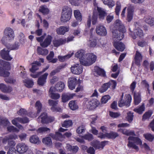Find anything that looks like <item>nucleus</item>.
<instances>
[{
  "label": "nucleus",
  "instance_id": "obj_1",
  "mask_svg": "<svg viewBox=\"0 0 154 154\" xmlns=\"http://www.w3.org/2000/svg\"><path fill=\"white\" fill-rule=\"evenodd\" d=\"M114 26L112 31L113 46L118 51H122L125 49V45L123 43L119 42L124 37V34L126 32L125 27L119 20H116Z\"/></svg>",
  "mask_w": 154,
  "mask_h": 154
},
{
  "label": "nucleus",
  "instance_id": "obj_2",
  "mask_svg": "<svg viewBox=\"0 0 154 154\" xmlns=\"http://www.w3.org/2000/svg\"><path fill=\"white\" fill-rule=\"evenodd\" d=\"M100 103L97 99L84 98L82 104L89 110L95 109L99 104Z\"/></svg>",
  "mask_w": 154,
  "mask_h": 154
},
{
  "label": "nucleus",
  "instance_id": "obj_3",
  "mask_svg": "<svg viewBox=\"0 0 154 154\" xmlns=\"http://www.w3.org/2000/svg\"><path fill=\"white\" fill-rule=\"evenodd\" d=\"M72 11L71 8L67 6H65L62 10L61 21L63 22L69 21L71 18Z\"/></svg>",
  "mask_w": 154,
  "mask_h": 154
},
{
  "label": "nucleus",
  "instance_id": "obj_4",
  "mask_svg": "<svg viewBox=\"0 0 154 154\" xmlns=\"http://www.w3.org/2000/svg\"><path fill=\"white\" fill-rule=\"evenodd\" d=\"M87 58L86 59H81L80 64L84 66H89L95 62L97 58V56L92 53H90L86 54Z\"/></svg>",
  "mask_w": 154,
  "mask_h": 154
},
{
  "label": "nucleus",
  "instance_id": "obj_5",
  "mask_svg": "<svg viewBox=\"0 0 154 154\" xmlns=\"http://www.w3.org/2000/svg\"><path fill=\"white\" fill-rule=\"evenodd\" d=\"M3 68L7 69L11 68L10 64L8 62L0 60V76L4 77H8L10 75V72L4 70Z\"/></svg>",
  "mask_w": 154,
  "mask_h": 154
},
{
  "label": "nucleus",
  "instance_id": "obj_6",
  "mask_svg": "<svg viewBox=\"0 0 154 154\" xmlns=\"http://www.w3.org/2000/svg\"><path fill=\"white\" fill-rule=\"evenodd\" d=\"M117 85V82L115 80H111L107 83L103 84L99 89V91L100 93L106 92L109 88L112 90H114Z\"/></svg>",
  "mask_w": 154,
  "mask_h": 154
},
{
  "label": "nucleus",
  "instance_id": "obj_7",
  "mask_svg": "<svg viewBox=\"0 0 154 154\" xmlns=\"http://www.w3.org/2000/svg\"><path fill=\"white\" fill-rule=\"evenodd\" d=\"M5 38L3 37L1 41L2 43L5 45L7 47V48H4L3 50H2L0 52V55L2 58L6 60L10 61L12 59V57L9 54L10 50L9 49L10 48H8L6 45V42H5Z\"/></svg>",
  "mask_w": 154,
  "mask_h": 154
},
{
  "label": "nucleus",
  "instance_id": "obj_8",
  "mask_svg": "<svg viewBox=\"0 0 154 154\" xmlns=\"http://www.w3.org/2000/svg\"><path fill=\"white\" fill-rule=\"evenodd\" d=\"M128 140L129 142L127 145L130 148H132L138 151L139 150L138 146H136L134 143L131 142L130 141H133L134 143L137 144L141 145L142 143V142L141 139L137 137L130 136L128 137Z\"/></svg>",
  "mask_w": 154,
  "mask_h": 154
},
{
  "label": "nucleus",
  "instance_id": "obj_9",
  "mask_svg": "<svg viewBox=\"0 0 154 154\" xmlns=\"http://www.w3.org/2000/svg\"><path fill=\"white\" fill-rule=\"evenodd\" d=\"M29 122V119L26 117H24L23 118L20 117L16 118L11 121L13 124L18 127L19 129L22 130L23 129V128L22 125H20L18 122L21 123L25 124L28 123Z\"/></svg>",
  "mask_w": 154,
  "mask_h": 154
},
{
  "label": "nucleus",
  "instance_id": "obj_10",
  "mask_svg": "<svg viewBox=\"0 0 154 154\" xmlns=\"http://www.w3.org/2000/svg\"><path fill=\"white\" fill-rule=\"evenodd\" d=\"M131 97L130 94H125L124 99H120L118 102V106L120 107L125 106L128 107L130 106L131 101Z\"/></svg>",
  "mask_w": 154,
  "mask_h": 154
},
{
  "label": "nucleus",
  "instance_id": "obj_11",
  "mask_svg": "<svg viewBox=\"0 0 154 154\" xmlns=\"http://www.w3.org/2000/svg\"><path fill=\"white\" fill-rule=\"evenodd\" d=\"M38 118L41 119V122L43 124L51 123L54 121L55 119L54 117L48 116L45 112L42 113Z\"/></svg>",
  "mask_w": 154,
  "mask_h": 154
},
{
  "label": "nucleus",
  "instance_id": "obj_12",
  "mask_svg": "<svg viewBox=\"0 0 154 154\" xmlns=\"http://www.w3.org/2000/svg\"><path fill=\"white\" fill-rule=\"evenodd\" d=\"M4 34L6 38V40H11L14 39V31L11 28H6L4 32Z\"/></svg>",
  "mask_w": 154,
  "mask_h": 154
},
{
  "label": "nucleus",
  "instance_id": "obj_13",
  "mask_svg": "<svg viewBox=\"0 0 154 154\" xmlns=\"http://www.w3.org/2000/svg\"><path fill=\"white\" fill-rule=\"evenodd\" d=\"M58 101H54L51 100H48V103L50 106H51V110L53 112H60L61 110V108L59 107H57Z\"/></svg>",
  "mask_w": 154,
  "mask_h": 154
},
{
  "label": "nucleus",
  "instance_id": "obj_14",
  "mask_svg": "<svg viewBox=\"0 0 154 154\" xmlns=\"http://www.w3.org/2000/svg\"><path fill=\"white\" fill-rule=\"evenodd\" d=\"M134 10V8L133 6L130 5L128 7L126 19L128 22L131 21L133 19Z\"/></svg>",
  "mask_w": 154,
  "mask_h": 154
},
{
  "label": "nucleus",
  "instance_id": "obj_15",
  "mask_svg": "<svg viewBox=\"0 0 154 154\" xmlns=\"http://www.w3.org/2000/svg\"><path fill=\"white\" fill-rule=\"evenodd\" d=\"M71 71L74 74L79 75L82 72V66L79 64H76L71 66Z\"/></svg>",
  "mask_w": 154,
  "mask_h": 154
},
{
  "label": "nucleus",
  "instance_id": "obj_16",
  "mask_svg": "<svg viewBox=\"0 0 154 154\" xmlns=\"http://www.w3.org/2000/svg\"><path fill=\"white\" fill-rule=\"evenodd\" d=\"M78 83L77 79L74 77H70L69 78L67 84L68 87L71 90L74 89Z\"/></svg>",
  "mask_w": 154,
  "mask_h": 154
},
{
  "label": "nucleus",
  "instance_id": "obj_17",
  "mask_svg": "<svg viewBox=\"0 0 154 154\" xmlns=\"http://www.w3.org/2000/svg\"><path fill=\"white\" fill-rule=\"evenodd\" d=\"M52 39V37L51 35H48L43 42L40 43L41 46L43 48L48 47L51 45Z\"/></svg>",
  "mask_w": 154,
  "mask_h": 154
},
{
  "label": "nucleus",
  "instance_id": "obj_18",
  "mask_svg": "<svg viewBox=\"0 0 154 154\" xmlns=\"http://www.w3.org/2000/svg\"><path fill=\"white\" fill-rule=\"evenodd\" d=\"M142 58L143 56L141 53L138 51H136L134 57V61L137 66H139L140 65Z\"/></svg>",
  "mask_w": 154,
  "mask_h": 154
},
{
  "label": "nucleus",
  "instance_id": "obj_19",
  "mask_svg": "<svg viewBox=\"0 0 154 154\" xmlns=\"http://www.w3.org/2000/svg\"><path fill=\"white\" fill-rule=\"evenodd\" d=\"M16 148L17 152L20 153H24L28 149V146L23 143H18L16 146Z\"/></svg>",
  "mask_w": 154,
  "mask_h": 154
},
{
  "label": "nucleus",
  "instance_id": "obj_20",
  "mask_svg": "<svg viewBox=\"0 0 154 154\" xmlns=\"http://www.w3.org/2000/svg\"><path fill=\"white\" fill-rule=\"evenodd\" d=\"M96 32L98 35L102 36H105L107 34L106 30L103 26L99 25L96 28Z\"/></svg>",
  "mask_w": 154,
  "mask_h": 154
},
{
  "label": "nucleus",
  "instance_id": "obj_21",
  "mask_svg": "<svg viewBox=\"0 0 154 154\" xmlns=\"http://www.w3.org/2000/svg\"><path fill=\"white\" fill-rule=\"evenodd\" d=\"M69 30V26H62L56 29L57 33L60 35H64L66 32Z\"/></svg>",
  "mask_w": 154,
  "mask_h": 154
},
{
  "label": "nucleus",
  "instance_id": "obj_22",
  "mask_svg": "<svg viewBox=\"0 0 154 154\" xmlns=\"http://www.w3.org/2000/svg\"><path fill=\"white\" fill-rule=\"evenodd\" d=\"M48 75V73H45L41 76L38 79V84L40 86H43L46 83V79Z\"/></svg>",
  "mask_w": 154,
  "mask_h": 154
},
{
  "label": "nucleus",
  "instance_id": "obj_23",
  "mask_svg": "<svg viewBox=\"0 0 154 154\" xmlns=\"http://www.w3.org/2000/svg\"><path fill=\"white\" fill-rule=\"evenodd\" d=\"M66 39L60 38L58 39H54L53 41V43L54 47H58L60 45L65 44L66 42Z\"/></svg>",
  "mask_w": 154,
  "mask_h": 154
},
{
  "label": "nucleus",
  "instance_id": "obj_24",
  "mask_svg": "<svg viewBox=\"0 0 154 154\" xmlns=\"http://www.w3.org/2000/svg\"><path fill=\"white\" fill-rule=\"evenodd\" d=\"M49 136L51 137L53 139L56 140L61 141L63 138L64 136L60 132H56L55 134L53 133H50Z\"/></svg>",
  "mask_w": 154,
  "mask_h": 154
},
{
  "label": "nucleus",
  "instance_id": "obj_25",
  "mask_svg": "<svg viewBox=\"0 0 154 154\" xmlns=\"http://www.w3.org/2000/svg\"><path fill=\"white\" fill-rule=\"evenodd\" d=\"M73 96V94H70L69 93H63L61 96L62 101L63 103H66L72 99Z\"/></svg>",
  "mask_w": 154,
  "mask_h": 154
},
{
  "label": "nucleus",
  "instance_id": "obj_26",
  "mask_svg": "<svg viewBox=\"0 0 154 154\" xmlns=\"http://www.w3.org/2000/svg\"><path fill=\"white\" fill-rule=\"evenodd\" d=\"M134 103L135 105H137L141 101L140 94L139 92H134Z\"/></svg>",
  "mask_w": 154,
  "mask_h": 154
},
{
  "label": "nucleus",
  "instance_id": "obj_27",
  "mask_svg": "<svg viewBox=\"0 0 154 154\" xmlns=\"http://www.w3.org/2000/svg\"><path fill=\"white\" fill-rule=\"evenodd\" d=\"M0 90L4 93H10L12 90L11 87L7 86L3 83L0 84Z\"/></svg>",
  "mask_w": 154,
  "mask_h": 154
},
{
  "label": "nucleus",
  "instance_id": "obj_28",
  "mask_svg": "<svg viewBox=\"0 0 154 154\" xmlns=\"http://www.w3.org/2000/svg\"><path fill=\"white\" fill-rule=\"evenodd\" d=\"M94 69L98 75L104 77L106 76V72L103 69L96 66H95Z\"/></svg>",
  "mask_w": 154,
  "mask_h": 154
},
{
  "label": "nucleus",
  "instance_id": "obj_29",
  "mask_svg": "<svg viewBox=\"0 0 154 154\" xmlns=\"http://www.w3.org/2000/svg\"><path fill=\"white\" fill-rule=\"evenodd\" d=\"M64 83L60 81L57 83L55 86L56 91L58 92H62L65 88Z\"/></svg>",
  "mask_w": 154,
  "mask_h": 154
},
{
  "label": "nucleus",
  "instance_id": "obj_30",
  "mask_svg": "<svg viewBox=\"0 0 154 154\" xmlns=\"http://www.w3.org/2000/svg\"><path fill=\"white\" fill-rule=\"evenodd\" d=\"M145 104L143 103L141 106H139L137 108L134 109L133 111L139 114H142L145 111Z\"/></svg>",
  "mask_w": 154,
  "mask_h": 154
},
{
  "label": "nucleus",
  "instance_id": "obj_31",
  "mask_svg": "<svg viewBox=\"0 0 154 154\" xmlns=\"http://www.w3.org/2000/svg\"><path fill=\"white\" fill-rule=\"evenodd\" d=\"M152 114L153 111L151 110H149L146 112L142 116V120L145 121L146 120L149 119Z\"/></svg>",
  "mask_w": 154,
  "mask_h": 154
},
{
  "label": "nucleus",
  "instance_id": "obj_32",
  "mask_svg": "<svg viewBox=\"0 0 154 154\" xmlns=\"http://www.w3.org/2000/svg\"><path fill=\"white\" fill-rule=\"evenodd\" d=\"M42 142L44 144L48 146H50L52 145L51 139L49 137L43 138L42 140Z\"/></svg>",
  "mask_w": 154,
  "mask_h": 154
},
{
  "label": "nucleus",
  "instance_id": "obj_33",
  "mask_svg": "<svg viewBox=\"0 0 154 154\" xmlns=\"http://www.w3.org/2000/svg\"><path fill=\"white\" fill-rule=\"evenodd\" d=\"M23 82L26 87L29 88L32 87L34 85L33 81L29 79L23 80Z\"/></svg>",
  "mask_w": 154,
  "mask_h": 154
},
{
  "label": "nucleus",
  "instance_id": "obj_34",
  "mask_svg": "<svg viewBox=\"0 0 154 154\" xmlns=\"http://www.w3.org/2000/svg\"><path fill=\"white\" fill-rule=\"evenodd\" d=\"M89 42L90 48L94 47L97 44V39L96 37H90Z\"/></svg>",
  "mask_w": 154,
  "mask_h": 154
},
{
  "label": "nucleus",
  "instance_id": "obj_35",
  "mask_svg": "<svg viewBox=\"0 0 154 154\" xmlns=\"http://www.w3.org/2000/svg\"><path fill=\"white\" fill-rule=\"evenodd\" d=\"M48 50L46 49H43L40 47H38L37 48V52L38 55H46L48 53Z\"/></svg>",
  "mask_w": 154,
  "mask_h": 154
},
{
  "label": "nucleus",
  "instance_id": "obj_36",
  "mask_svg": "<svg viewBox=\"0 0 154 154\" xmlns=\"http://www.w3.org/2000/svg\"><path fill=\"white\" fill-rule=\"evenodd\" d=\"M74 14L77 22H81L82 20V17L79 11L78 10H74Z\"/></svg>",
  "mask_w": 154,
  "mask_h": 154
},
{
  "label": "nucleus",
  "instance_id": "obj_37",
  "mask_svg": "<svg viewBox=\"0 0 154 154\" xmlns=\"http://www.w3.org/2000/svg\"><path fill=\"white\" fill-rule=\"evenodd\" d=\"M119 130L121 131V132L123 134L126 136H136V134L134 131H130L129 130L125 129H120V130H119L118 131H119Z\"/></svg>",
  "mask_w": 154,
  "mask_h": 154
},
{
  "label": "nucleus",
  "instance_id": "obj_38",
  "mask_svg": "<svg viewBox=\"0 0 154 154\" xmlns=\"http://www.w3.org/2000/svg\"><path fill=\"white\" fill-rule=\"evenodd\" d=\"M30 142L34 144H38L40 142L39 137L36 135L31 136L29 138Z\"/></svg>",
  "mask_w": 154,
  "mask_h": 154
},
{
  "label": "nucleus",
  "instance_id": "obj_39",
  "mask_svg": "<svg viewBox=\"0 0 154 154\" xmlns=\"http://www.w3.org/2000/svg\"><path fill=\"white\" fill-rule=\"evenodd\" d=\"M69 107L73 110H75L79 108L77 102L75 100H72L69 103Z\"/></svg>",
  "mask_w": 154,
  "mask_h": 154
},
{
  "label": "nucleus",
  "instance_id": "obj_40",
  "mask_svg": "<svg viewBox=\"0 0 154 154\" xmlns=\"http://www.w3.org/2000/svg\"><path fill=\"white\" fill-rule=\"evenodd\" d=\"M73 125L72 121L71 120L64 121L61 123V126L63 127L67 128L72 126Z\"/></svg>",
  "mask_w": 154,
  "mask_h": 154
},
{
  "label": "nucleus",
  "instance_id": "obj_41",
  "mask_svg": "<svg viewBox=\"0 0 154 154\" xmlns=\"http://www.w3.org/2000/svg\"><path fill=\"white\" fill-rule=\"evenodd\" d=\"M134 35L132 36V37L133 39H135L137 36H139L141 37L143 35V30L140 29H139L136 30V31L134 32Z\"/></svg>",
  "mask_w": 154,
  "mask_h": 154
},
{
  "label": "nucleus",
  "instance_id": "obj_42",
  "mask_svg": "<svg viewBox=\"0 0 154 154\" xmlns=\"http://www.w3.org/2000/svg\"><path fill=\"white\" fill-rule=\"evenodd\" d=\"M85 55L84 51L83 50H81L78 51L75 54V57L79 59V61L80 62V60L81 59H85L83 56Z\"/></svg>",
  "mask_w": 154,
  "mask_h": 154
},
{
  "label": "nucleus",
  "instance_id": "obj_43",
  "mask_svg": "<svg viewBox=\"0 0 154 154\" xmlns=\"http://www.w3.org/2000/svg\"><path fill=\"white\" fill-rule=\"evenodd\" d=\"M97 9L98 13L99 18L100 19H103L106 14L105 11L102 10L101 8L97 7Z\"/></svg>",
  "mask_w": 154,
  "mask_h": 154
},
{
  "label": "nucleus",
  "instance_id": "obj_44",
  "mask_svg": "<svg viewBox=\"0 0 154 154\" xmlns=\"http://www.w3.org/2000/svg\"><path fill=\"white\" fill-rule=\"evenodd\" d=\"M107 135L108 138L114 139L119 137V134L117 132L111 131L109 133H107Z\"/></svg>",
  "mask_w": 154,
  "mask_h": 154
},
{
  "label": "nucleus",
  "instance_id": "obj_45",
  "mask_svg": "<svg viewBox=\"0 0 154 154\" xmlns=\"http://www.w3.org/2000/svg\"><path fill=\"white\" fill-rule=\"evenodd\" d=\"M39 11L44 15L48 14L49 12V9L45 5L41 6L40 7Z\"/></svg>",
  "mask_w": 154,
  "mask_h": 154
},
{
  "label": "nucleus",
  "instance_id": "obj_46",
  "mask_svg": "<svg viewBox=\"0 0 154 154\" xmlns=\"http://www.w3.org/2000/svg\"><path fill=\"white\" fill-rule=\"evenodd\" d=\"M144 138L148 141L152 142L154 139V135L147 133L143 134Z\"/></svg>",
  "mask_w": 154,
  "mask_h": 154
},
{
  "label": "nucleus",
  "instance_id": "obj_47",
  "mask_svg": "<svg viewBox=\"0 0 154 154\" xmlns=\"http://www.w3.org/2000/svg\"><path fill=\"white\" fill-rule=\"evenodd\" d=\"M104 4L112 8L115 5V2L112 0H102Z\"/></svg>",
  "mask_w": 154,
  "mask_h": 154
},
{
  "label": "nucleus",
  "instance_id": "obj_48",
  "mask_svg": "<svg viewBox=\"0 0 154 154\" xmlns=\"http://www.w3.org/2000/svg\"><path fill=\"white\" fill-rule=\"evenodd\" d=\"M134 116V113L129 111L127 113V116L126 118L128 122L130 123L133 120Z\"/></svg>",
  "mask_w": 154,
  "mask_h": 154
},
{
  "label": "nucleus",
  "instance_id": "obj_49",
  "mask_svg": "<svg viewBox=\"0 0 154 154\" xmlns=\"http://www.w3.org/2000/svg\"><path fill=\"white\" fill-rule=\"evenodd\" d=\"M51 130L49 128L44 127H42L39 128L37 130V132L38 133H42L48 131L49 132Z\"/></svg>",
  "mask_w": 154,
  "mask_h": 154
},
{
  "label": "nucleus",
  "instance_id": "obj_50",
  "mask_svg": "<svg viewBox=\"0 0 154 154\" xmlns=\"http://www.w3.org/2000/svg\"><path fill=\"white\" fill-rule=\"evenodd\" d=\"M35 106L37 109V113L39 114L42 110V104L39 100L37 101L35 104Z\"/></svg>",
  "mask_w": 154,
  "mask_h": 154
},
{
  "label": "nucleus",
  "instance_id": "obj_51",
  "mask_svg": "<svg viewBox=\"0 0 154 154\" xmlns=\"http://www.w3.org/2000/svg\"><path fill=\"white\" fill-rule=\"evenodd\" d=\"M145 21L146 23H148L151 26L154 25V18L148 17L146 18L145 20Z\"/></svg>",
  "mask_w": 154,
  "mask_h": 154
},
{
  "label": "nucleus",
  "instance_id": "obj_52",
  "mask_svg": "<svg viewBox=\"0 0 154 154\" xmlns=\"http://www.w3.org/2000/svg\"><path fill=\"white\" fill-rule=\"evenodd\" d=\"M85 126L84 125H82L79 126L77 129L76 132L79 134H81L84 132L85 131Z\"/></svg>",
  "mask_w": 154,
  "mask_h": 154
},
{
  "label": "nucleus",
  "instance_id": "obj_53",
  "mask_svg": "<svg viewBox=\"0 0 154 154\" xmlns=\"http://www.w3.org/2000/svg\"><path fill=\"white\" fill-rule=\"evenodd\" d=\"M82 138L85 140L90 141L94 139V137L92 134L90 133L86 134L82 136Z\"/></svg>",
  "mask_w": 154,
  "mask_h": 154
},
{
  "label": "nucleus",
  "instance_id": "obj_54",
  "mask_svg": "<svg viewBox=\"0 0 154 154\" xmlns=\"http://www.w3.org/2000/svg\"><path fill=\"white\" fill-rule=\"evenodd\" d=\"M121 8V4L120 2L117 1L116 2V6L115 8V12L117 15H119Z\"/></svg>",
  "mask_w": 154,
  "mask_h": 154
},
{
  "label": "nucleus",
  "instance_id": "obj_55",
  "mask_svg": "<svg viewBox=\"0 0 154 154\" xmlns=\"http://www.w3.org/2000/svg\"><path fill=\"white\" fill-rule=\"evenodd\" d=\"M92 146L96 149H99L101 148L100 143V141L96 140L92 143Z\"/></svg>",
  "mask_w": 154,
  "mask_h": 154
},
{
  "label": "nucleus",
  "instance_id": "obj_56",
  "mask_svg": "<svg viewBox=\"0 0 154 154\" xmlns=\"http://www.w3.org/2000/svg\"><path fill=\"white\" fill-rule=\"evenodd\" d=\"M71 56L72 55L70 54H68L67 55L64 56H58V58L60 61L61 62H63L66 59L70 58Z\"/></svg>",
  "mask_w": 154,
  "mask_h": 154
},
{
  "label": "nucleus",
  "instance_id": "obj_57",
  "mask_svg": "<svg viewBox=\"0 0 154 154\" xmlns=\"http://www.w3.org/2000/svg\"><path fill=\"white\" fill-rule=\"evenodd\" d=\"M110 98L109 95H105L102 97L101 100V102L102 103H105L110 99Z\"/></svg>",
  "mask_w": 154,
  "mask_h": 154
},
{
  "label": "nucleus",
  "instance_id": "obj_58",
  "mask_svg": "<svg viewBox=\"0 0 154 154\" xmlns=\"http://www.w3.org/2000/svg\"><path fill=\"white\" fill-rule=\"evenodd\" d=\"M82 0H69L70 3L72 5L78 6Z\"/></svg>",
  "mask_w": 154,
  "mask_h": 154
},
{
  "label": "nucleus",
  "instance_id": "obj_59",
  "mask_svg": "<svg viewBox=\"0 0 154 154\" xmlns=\"http://www.w3.org/2000/svg\"><path fill=\"white\" fill-rule=\"evenodd\" d=\"M109 115L111 117L114 118H117L120 115V113L118 112H115L112 111H109Z\"/></svg>",
  "mask_w": 154,
  "mask_h": 154
},
{
  "label": "nucleus",
  "instance_id": "obj_60",
  "mask_svg": "<svg viewBox=\"0 0 154 154\" xmlns=\"http://www.w3.org/2000/svg\"><path fill=\"white\" fill-rule=\"evenodd\" d=\"M19 115L23 116L26 115L27 114V111L25 109L21 108L17 112Z\"/></svg>",
  "mask_w": 154,
  "mask_h": 154
},
{
  "label": "nucleus",
  "instance_id": "obj_61",
  "mask_svg": "<svg viewBox=\"0 0 154 154\" xmlns=\"http://www.w3.org/2000/svg\"><path fill=\"white\" fill-rule=\"evenodd\" d=\"M97 16L94 13L92 18V23L93 25L96 24L97 22Z\"/></svg>",
  "mask_w": 154,
  "mask_h": 154
},
{
  "label": "nucleus",
  "instance_id": "obj_62",
  "mask_svg": "<svg viewBox=\"0 0 154 154\" xmlns=\"http://www.w3.org/2000/svg\"><path fill=\"white\" fill-rule=\"evenodd\" d=\"M7 131L9 132L18 131L17 129L13 126H10L7 127Z\"/></svg>",
  "mask_w": 154,
  "mask_h": 154
},
{
  "label": "nucleus",
  "instance_id": "obj_63",
  "mask_svg": "<svg viewBox=\"0 0 154 154\" xmlns=\"http://www.w3.org/2000/svg\"><path fill=\"white\" fill-rule=\"evenodd\" d=\"M51 94V97L52 99L57 100L60 97V95L58 94L52 93Z\"/></svg>",
  "mask_w": 154,
  "mask_h": 154
},
{
  "label": "nucleus",
  "instance_id": "obj_64",
  "mask_svg": "<svg viewBox=\"0 0 154 154\" xmlns=\"http://www.w3.org/2000/svg\"><path fill=\"white\" fill-rule=\"evenodd\" d=\"M137 45L141 47H144L147 45V42L144 40L139 41L137 42Z\"/></svg>",
  "mask_w": 154,
  "mask_h": 154
}]
</instances>
